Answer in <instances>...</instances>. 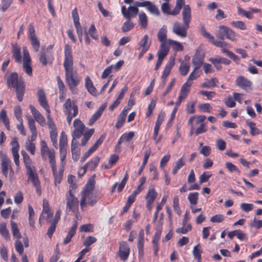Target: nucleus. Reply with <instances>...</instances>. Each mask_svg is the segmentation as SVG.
<instances>
[{
  "label": "nucleus",
  "instance_id": "nucleus-53",
  "mask_svg": "<svg viewBox=\"0 0 262 262\" xmlns=\"http://www.w3.org/2000/svg\"><path fill=\"white\" fill-rule=\"evenodd\" d=\"M88 33V34H89L91 37L96 40H98V35L97 34V30L95 28V26L94 24H92L89 30H88V32H87Z\"/></svg>",
  "mask_w": 262,
  "mask_h": 262
},
{
  "label": "nucleus",
  "instance_id": "nucleus-55",
  "mask_svg": "<svg viewBox=\"0 0 262 262\" xmlns=\"http://www.w3.org/2000/svg\"><path fill=\"white\" fill-rule=\"evenodd\" d=\"M231 25L233 27L242 30H245L247 29L245 23L242 21H232L231 22Z\"/></svg>",
  "mask_w": 262,
  "mask_h": 262
},
{
  "label": "nucleus",
  "instance_id": "nucleus-22",
  "mask_svg": "<svg viewBox=\"0 0 262 262\" xmlns=\"http://www.w3.org/2000/svg\"><path fill=\"white\" fill-rule=\"evenodd\" d=\"M75 106L78 109V107L75 101H72L70 98L67 99L63 104L64 113L65 114H72L73 112V108Z\"/></svg>",
  "mask_w": 262,
  "mask_h": 262
},
{
  "label": "nucleus",
  "instance_id": "nucleus-26",
  "mask_svg": "<svg viewBox=\"0 0 262 262\" xmlns=\"http://www.w3.org/2000/svg\"><path fill=\"white\" fill-rule=\"evenodd\" d=\"M128 175L127 174V172H126L125 174L123 179L122 180V181L120 184H118V183H116L113 185L112 189L111 190V193L113 194L114 193L117 187L118 192H121L123 190L126 184V182L128 179Z\"/></svg>",
  "mask_w": 262,
  "mask_h": 262
},
{
  "label": "nucleus",
  "instance_id": "nucleus-2",
  "mask_svg": "<svg viewBox=\"0 0 262 262\" xmlns=\"http://www.w3.org/2000/svg\"><path fill=\"white\" fill-rule=\"evenodd\" d=\"M74 129L72 133V140L78 139L82 135L83 138L81 142V145L84 146L94 133V128H86L83 123L79 119H76L73 122Z\"/></svg>",
  "mask_w": 262,
  "mask_h": 262
},
{
  "label": "nucleus",
  "instance_id": "nucleus-28",
  "mask_svg": "<svg viewBox=\"0 0 262 262\" xmlns=\"http://www.w3.org/2000/svg\"><path fill=\"white\" fill-rule=\"evenodd\" d=\"M85 87L87 91L93 96H97L98 95L97 91L93 85V83L91 78L87 76L85 79Z\"/></svg>",
  "mask_w": 262,
  "mask_h": 262
},
{
  "label": "nucleus",
  "instance_id": "nucleus-14",
  "mask_svg": "<svg viewBox=\"0 0 262 262\" xmlns=\"http://www.w3.org/2000/svg\"><path fill=\"white\" fill-rule=\"evenodd\" d=\"M100 159L99 157H95L90 161L88 162L83 166L81 167L80 168V171H83L81 176H83L86 172L87 170L94 171L98 166L100 161Z\"/></svg>",
  "mask_w": 262,
  "mask_h": 262
},
{
  "label": "nucleus",
  "instance_id": "nucleus-15",
  "mask_svg": "<svg viewBox=\"0 0 262 262\" xmlns=\"http://www.w3.org/2000/svg\"><path fill=\"white\" fill-rule=\"evenodd\" d=\"M94 187V182L93 181H89L86 184L85 189L82 193V196L80 200V206L82 209L86 206V198L89 196V193L93 189Z\"/></svg>",
  "mask_w": 262,
  "mask_h": 262
},
{
  "label": "nucleus",
  "instance_id": "nucleus-17",
  "mask_svg": "<svg viewBox=\"0 0 262 262\" xmlns=\"http://www.w3.org/2000/svg\"><path fill=\"white\" fill-rule=\"evenodd\" d=\"M137 6H129L128 10L125 6L121 7V12L123 16L127 19H130L131 17H135L139 12V9Z\"/></svg>",
  "mask_w": 262,
  "mask_h": 262
},
{
  "label": "nucleus",
  "instance_id": "nucleus-29",
  "mask_svg": "<svg viewBox=\"0 0 262 262\" xmlns=\"http://www.w3.org/2000/svg\"><path fill=\"white\" fill-rule=\"evenodd\" d=\"M167 27L165 25L163 26L159 30L157 37L161 43L167 44Z\"/></svg>",
  "mask_w": 262,
  "mask_h": 262
},
{
  "label": "nucleus",
  "instance_id": "nucleus-47",
  "mask_svg": "<svg viewBox=\"0 0 262 262\" xmlns=\"http://www.w3.org/2000/svg\"><path fill=\"white\" fill-rule=\"evenodd\" d=\"M195 119H196V124H199L200 123V124L204 123V122L206 120V117L205 116H204V115H200V116H192V117H190L189 119V120H188V124L189 125H192L193 121Z\"/></svg>",
  "mask_w": 262,
  "mask_h": 262
},
{
  "label": "nucleus",
  "instance_id": "nucleus-31",
  "mask_svg": "<svg viewBox=\"0 0 262 262\" xmlns=\"http://www.w3.org/2000/svg\"><path fill=\"white\" fill-rule=\"evenodd\" d=\"M150 45L151 41L149 40L148 35H144L138 42L139 49L148 50Z\"/></svg>",
  "mask_w": 262,
  "mask_h": 262
},
{
  "label": "nucleus",
  "instance_id": "nucleus-63",
  "mask_svg": "<svg viewBox=\"0 0 262 262\" xmlns=\"http://www.w3.org/2000/svg\"><path fill=\"white\" fill-rule=\"evenodd\" d=\"M135 133L134 132H129L127 133H125L121 135V139H123L124 141L129 142H130L134 137Z\"/></svg>",
  "mask_w": 262,
  "mask_h": 262
},
{
  "label": "nucleus",
  "instance_id": "nucleus-39",
  "mask_svg": "<svg viewBox=\"0 0 262 262\" xmlns=\"http://www.w3.org/2000/svg\"><path fill=\"white\" fill-rule=\"evenodd\" d=\"M190 63L187 60H183L179 67V72L182 76H186L189 70Z\"/></svg>",
  "mask_w": 262,
  "mask_h": 262
},
{
  "label": "nucleus",
  "instance_id": "nucleus-32",
  "mask_svg": "<svg viewBox=\"0 0 262 262\" xmlns=\"http://www.w3.org/2000/svg\"><path fill=\"white\" fill-rule=\"evenodd\" d=\"M191 86V83H189V82H186L182 85L179 96L180 99H185L186 98L188 95Z\"/></svg>",
  "mask_w": 262,
  "mask_h": 262
},
{
  "label": "nucleus",
  "instance_id": "nucleus-59",
  "mask_svg": "<svg viewBox=\"0 0 262 262\" xmlns=\"http://www.w3.org/2000/svg\"><path fill=\"white\" fill-rule=\"evenodd\" d=\"M105 138V135L104 134L102 135L90 148L95 152L98 147L103 143Z\"/></svg>",
  "mask_w": 262,
  "mask_h": 262
},
{
  "label": "nucleus",
  "instance_id": "nucleus-40",
  "mask_svg": "<svg viewBox=\"0 0 262 262\" xmlns=\"http://www.w3.org/2000/svg\"><path fill=\"white\" fill-rule=\"evenodd\" d=\"M10 224L11 232L13 236L17 239H20L21 238V235L18 229L17 224L14 222L12 220L11 221Z\"/></svg>",
  "mask_w": 262,
  "mask_h": 262
},
{
  "label": "nucleus",
  "instance_id": "nucleus-9",
  "mask_svg": "<svg viewBox=\"0 0 262 262\" xmlns=\"http://www.w3.org/2000/svg\"><path fill=\"white\" fill-rule=\"evenodd\" d=\"M40 154L43 160H46L47 157H48L50 165L56 163L55 152L54 150L49 149L45 140L40 141Z\"/></svg>",
  "mask_w": 262,
  "mask_h": 262
},
{
  "label": "nucleus",
  "instance_id": "nucleus-11",
  "mask_svg": "<svg viewBox=\"0 0 262 262\" xmlns=\"http://www.w3.org/2000/svg\"><path fill=\"white\" fill-rule=\"evenodd\" d=\"M23 69L29 76H32L31 59L26 47L23 48Z\"/></svg>",
  "mask_w": 262,
  "mask_h": 262
},
{
  "label": "nucleus",
  "instance_id": "nucleus-27",
  "mask_svg": "<svg viewBox=\"0 0 262 262\" xmlns=\"http://www.w3.org/2000/svg\"><path fill=\"white\" fill-rule=\"evenodd\" d=\"M42 207L43 209L42 213V214H46L47 221L51 220L53 215V212L51 209L49 202L46 199H43V200Z\"/></svg>",
  "mask_w": 262,
  "mask_h": 262
},
{
  "label": "nucleus",
  "instance_id": "nucleus-38",
  "mask_svg": "<svg viewBox=\"0 0 262 262\" xmlns=\"http://www.w3.org/2000/svg\"><path fill=\"white\" fill-rule=\"evenodd\" d=\"M203 62L204 57L196 53L192 58V63L194 66L195 70H199L203 64Z\"/></svg>",
  "mask_w": 262,
  "mask_h": 262
},
{
  "label": "nucleus",
  "instance_id": "nucleus-1",
  "mask_svg": "<svg viewBox=\"0 0 262 262\" xmlns=\"http://www.w3.org/2000/svg\"><path fill=\"white\" fill-rule=\"evenodd\" d=\"M74 58L72 49L69 44H66L64 47L63 67L65 70L66 82L72 94L78 92L77 86L82 78L73 72Z\"/></svg>",
  "mask_w": 262,
  "mask_h": 262
},
{
  "label": "nucleus",
  "instance_id": "nucleus-41",
  "mask_svg": "<svg viewBox=\"0 0 262 262\" xmlns=\"http://www.w3.org/2000/svg\"><path fill=\"white\" fill-rule=\"evenodd\" d=\"M167 45L172 46L173 50L176 52L182 51L184 49L181 42L172 39H169L167 40Z\"/></svg>",
  "mask_w": 262,
  "mask_h": 262
},
{
  "label": "nucleus",
  "instance_id": "nucleus-36",
  "mask_svg": "<svg viewBox=\"0 0 262 262\" xmlns=\"http://www.w3.org/2000/svg\"><path fill=\"white\" fill-rule=\"evenodd\" d=\"M59 150L68 149V139L64 132H62L59 138Z\"/></svg>",
  "mask_w": 262,
  "mask_h": 262
},
{
  "label": "nucleus",
  "instance_id": "nucleus-21",
  "mask_svg": "<svg viewBox=\"0 0 262 262\" xmlns=\"http://www.w3.org/2000/svg\"><path fill=\"white\" fill-rule=\"evenodd\" d=\"M29 107L35 120L41 126H44L46 124V120L45 117L33 105H30Z\"/></svg>",
  "mask_w": 262,
  "mask_h": 262
},
{
  "label": "nucleus",
  "instance_id": "nucleus-20",
  "mask_svg": "<svg viewBox=\"0 0 262 262\" xmlns=\"http://www.w3.org/2000/svg\"><path fill=\"white\" fill-rule=\"evenodd\" d=\"M71 149L72 159L76 162L79 159L80 155V148L79 147V142L77 140H72L71 142Z\"/></svg>",
  "mask_w": 262,
  "mask_h": 262
},
{
  "label": "nucleus",
  "instance_id": "nucleus-23",
  "mask_svg": "<svg viewBox=\"0 0 262 262\" xmlns=\"http://www.w3.org/2000/svg\"><path fill=\"white\" fill-rule=\"evenodd\" d=\"M12 53L13 57L15 59L16 62L21 63L22 58L20 51V47L17 43H11Z\"/></svg>",
  "mask_w": 262,
  "mask_h": 262
},
{
  "label": "nucleus",
  "instance_id": "nucleus-45",
  "mask_svg": "<svg viewBox=\"0 0 262 262\" xmlns=\"http://www.w3.org/2000/svg\"><path fill=\"white\" fill-rule=\"evenodd\" d=\"M187 199L190 206H195L197 204L199 199V193L197 192H190L188 194Z\"/></svg>",
  "mask_w": 262,
  "mask_h": 262
},
{
  "label": "nucleus",
  "instance_id": "nucleus-5",
  "mask_svg": "<svg viewBox=\"0 0 262 262\" xmlns=\"http://www.w3.org/2000/svg\"><path fill=\"white\" fill-rule=\"evenodd\" d=\"M27 118L28 126L31 133V136L30 139L29 138L26 142L25 147L27 150L29 151L32 155H34L36 150L35 144L34 143V141L36 139L37 137V131L34 119L30 116H27Z\"/></svg>",
  "mask_w": 262,
  "mask_h": 262
},
{
  "label": "nucleus",
  "instance_id": "nucleus-34",
  "mask_svg": "<svg viewBox=\"0 0 262 262\" xmlns=\"http://www.w3.org/2000/svg\"><path fill=\"white\" fill-rule=\"evenodd\" d=\"M174 64V58H170L169 59V61L166 64L165 68L162 72V77H167L168 76L170 73L172 68L173 67Z\"/></svg>",
  "mask_w": 262,
  "mask_h": 262
},
{
  "label": "nucleus",
  "instance_id": "nucleus-43",
  "mask_svg": "<svg viewBox=\"0 0 262 262\" xmlns=\"http://www.w3.org/2000/svg\"><path fill=\"white\" fill-rule=\"evenodd\" d=\"M217 82H218V79L215 77L210 79H207L202 83L201 86L203 88L210 89L215 87Z\"/></svg>",
  "mask_w": 262,
  "mask_h": 262
},
{
  "label": "nucleus",
  "instance_id": "nucleus-50",
  "mask_svg": "<svg viewBox=\"0 0 262 262\" xmlns=\"http://www.w3.org/2000/svg\"><path fill=\"white\" fill-rule=\"evenodd\" d=\"M185 165V161L184 159V156H182L180 158L177 162L176 165L173 167L172 171L173 174H176L178 170L182 168Z\"/></svg>",
  "mask_w": 262,
  "mask_h": 262
},
{
  "label": "nucleus",
  "instance_id": "nucleus-51",
  "mask_svg": "<svg viewBox=\"0 0 262 262\" xmlns=\"http://www.w3.org/2000/svg\"><path fill=\"white\" fill-rule=\"evenodd\" d=\"M134 27V24L132 23L130 19H127L124 23L122 26V31L123 32H127L130 31Z\"/></svg>",
  "mask_w": 262,
  "mask_h": 262
},
{
  "label": "nucleus",
  "instance_id": "nucleus-18",
  "mask_svg": "<svg viewBox=\"0 0 262 262\" xmlns=\"http://www.w3.org/2000/svg\"><path fill=\"white\" fill-rule=\"evenodd\" d=\"M11 145L12 146L11 151L13 156L14 161L15 165L17 166L19 165V156L18 154V150L19 149V145L17 141V138H14L11 142Z\"/></svg>",
  "mask_w": 262,
  "mask_h": 262
},
{
  "label": "nucleus",
  "instance_id": "nucleus-61",
  "mask_svg": "<svg viewBox=\"0 0 262 262\" xmlns=\"http://www.w3.org/2000/svg\"><path fill=\"white\" fill-rule=\"evenodd\" d=\"M240 208L243 211L248 212L253 209L254 205L252 203H242L240 205Z\"/></svg>",
  "mask_w": 262,
  "mask_h": 262
},
{
  "label": "nucleus",
  "instance_id": "nucleus-42",
  "mask_svg": "<svg viewBox=\"0 0 262 262\" xmlns=\"http://www.w3.org/2000/svg\"><path fill=\"white\" fill-rule=\"evenodd\" d=\"M0 234L6 241L10 239V233L7 229L6 223H3L0 224Z\"/></svg>",
  "mask_w": 262,
  "mask_h": 262
},
{
  "label": "nucleus",
  "instance_id": "nucleus-6",
  "mask_svg": "<svg viewBox=\"0 0 262 262\" xmlns=\"http://www.w3.org/2000/svg\"><path fill=\"white\" fill-rule=\"evenodd\" d=\"M38 100L40 105L46 110L48 120V125L50 130H56V127L53 120L50 116V108L47 100L45 92L42 89H39L37 93Z\"/></svg>",
  "mask_w": 262,
  "mask_h": 262
},
{
  "label": "nucleus",
  "instance_id": "nucleus-8",
  "mask_svg": "<svg viewBox=\"0 0 262 262\" xmlns=\"http://www.w3.org/2000/svg\"><path fill=\"white\" fill-rule=\"evenodd\" d=\"M216 36L220 39L224 40L226 38L233 42H236L238 36L234 31L224 25L219 26Z\"/></svg>",
  "mask_w": 262,
  "mask_h": 262
},
{
  "label": "nucleus",
  "instance_id": "nucleus-16",
  "mask_svg": "<svg viewBox=\"0 0 262 262\" xmlns=\"http://www.w3.org/2000/svg\"><path fill=\"white\" fill-rule=\"evenodd\" d=\"M50 166L54 177V184L55 186H56L57 184H60L61 183L64 168L62 167H59V170L57 171L56 162L50 165Z\"/></svg>",
  "mask_w": 262,
  "mask_h": 262
},
{
  "label": "nucleus",
  "instance_id": "nucleus-7",
  "mask_svg": "<svg viewBox=\"0 0 262 262\" xmlns=\"http://www.w3.org/2000/svg\"><path fill=\"white\" fill-rule=\"evenodd\" d=\"M200 31L203 37L208 39L209 41L214 46L220 48L223 53L227 55L231 51L228 50L231 47L229 43L224 41L215 40L214 36L207 31L204 26L201 27Z\"/></svg>",
  "mask_w": 262,
  "mask_h": 262
},
{
  "label": "nucleus",
  "instance_id": "nucleus-52",
  "mask_svg": "<svg viewBox=\"0 0 262 262\" xmlns=\"http://www.w3.org/2000/svg\"><path fill=\"white\" fill-rule=\"evenodd\" d=\"M173 208L174 212L179 215L181 214L182 211L179 206V199L178 196H174L173 199Z\"/></svg>",
  "mask_w": 262,
  "mask_h": 262
},
{
  "label": "nucleus",
  "instance_id": "nucleus-13",
  "mask_svg": "<svg viewBox=\"0 0 262 262\" xmlns=\"http://www.w3.org/2000/svg\"><path fill=\"white\" fill-rule=\"evenodd\" d=\"M235 82L237 86L247 92L252 90V82L244 76L237 77Z\"/></svg>",
  "mask_w": 262,
  "mask_h": 262
},
{
  "label": "nucleus",
  "instance_id": "nucleus-64",
  "mask_svg": "<svg viewBox=\"0 0 262 262\" xmlns=\"http://www.w3.org/2000/svg\"><path fill=\"white\" fill-rule=\"evenodd\" d=\"M209 61L214 65L216 70H221L222 69V63L218 57L210 58Z\"/></svg>",
  "mask_w": 262,
  "mask_h": 262
},
{
  "label": "nucleus",
  "instance_id": "nucleus-19",
  "mask_svg": "<svg viewBox=\"0 0 262 262\" xmlns=\"http://www.w3.org/2000/svg\"><path fill=\"white\" fill-rule=\"evenodd\" d=\"M129 248L126 242L120 243L118 255L121 260L123 261L126 260L129 256Z\"/></svg>",
  "mask_w": 262,
  "mask_h": 262
},
{
  "label": "nucleus",
  "instance_id": "nucleus-10",
  "mask_svg": "<svg viewBox=\"0 0 262 262\" xmlns=\"http://www.w3.org/2000/svg\"><path fill=\"white\" fill-rule=\"evenodd\" d=\"M28 176V182L31 183L36 189L37 194L40 196L41 194V188L39 177L35 169L26 171Z\"/></svg>",
  "mask_w": 262,
  "mask_h": 262
},
{
  "label": "nucleus",
  "instance_id": "nucleus-12",
  "mask_svg": "<svg viewBox=\"0 0 262 262\" xmlns=\"http://www.w3.org/2000/svg\"><path fill=\"white\" fill-rule=\"evenodd\" d=\"M67 211L77 213L79 208V201L75 195H66Z\"/></svg>",
  "mask_w": 262,
  "mask_h": 262
},
{
  "label": "nucleus",
  "instance_id": "nucleus-49",
  "mask_svg": "<svg viewBox=\"0 0 262 262\" xmlns=\"http://www.w3.org/2000/svg\"><path fill=\"white\" fill-rule=\"evenodd\" d=\"M157 104V101L155 99H152L148 104L147 111L146 113V117L149 118L153 113V111L155 110Z\"/></svg>",
  "mask_w": 262,
  "mask_h": 262
},
{
  "label": "nucleus",
  "instance_id": "nucleus-48",
  "mask_svg": "<svg viewBox=\"0 0 262 262\" xmlns=\"http://www.w3.org/2000/svg\"><path fill=\"white\" fill-rule=\"evenodd\" d=\"M139 23L141 28L145 29L147 27V17L144 12L139 14Z\"/></svg>",
  "mask_w": 262,
  "mask_h": 262
},
{
  "label": "nucleus",
  "instance_id": "nucleus-25",
  "mask_svg": "<svg viewBox=\"0 0 262 262\" xmlns=\"http://www.w3.org/2000/svg\"><path fill=\"white\" fill-rule=\"evenodd\" d=\"M11 160L7 156H3L2 158V171L3 174L7 177L8 169H10L12 170V167L10 165Z\"/></svg>",
  "mask_w": 262,
  "mask_h": 262
},
{
  "label": "nucleus",
  "instance_id": "nucleus-46",
  "mask_svg": "<svg viewBox=\"0 0 262 262\" xmlns=\"http://www.w3.org/2000/svg\"><path fill=\"white\" fill-rule=\"evenodd\" d=\"M28 211H29V223L30 226L34 229L35 228V222L34 220V217L35 216V213L33 208L31 205H28Z\"/></svg>",
  "mask_w": 262,
  "mask_h": 262
},
{
  "label": "nucleus",
  "instance_id": "nucleus-54",
  "mask_svg": "<svg viewBox=\"0 0 262 262\" xmlns=\"http://www.w3.org/2000/svg\"><path fill=\"white\" fill-rule=\"evenodd\" d=\"M31 45L32 46V47L33 48L34 51L36 52H37L39 51V48H40V41L38 39L37 36L32 37L29 38Z\"/></svg>",
  "mask_w": 262,
  "mask_h": 262
},
{
  "label": "nucleus",
  "instance_id": "nucleus-3",
  "mask_svg": "<svg viewBox=\"0 0 262 262\" xmlns=\"http://www.w3.org/2000/svg\"><path fill=\"white\" fill-rule=\"evenodd\" d=\"M183 25L179 22L174 23L172 32L174 34L181 37L187 36V29L189 28V23L191 20V9L189 5L185 6L182 11Z\"/></svg>",
  "mask_w": 262,
  "mask_h": 262
},
{
  "label": "nucleus",
  "instance_id": "nucleus-58",
  "mask_svg": "<svg viewBox=\"0 0 262 262\" xmlns=\"http://www.w3.org/2000/svg\"><path fill=\"white\" fill-rule=\"evenodd\" d=\"M23 160L26 169V171L35 169V167L32 165V160L29 156H26V158H24Z\"/></svg>",
  "mask_w": 262,
  "mask_h": 262
},
{
  "label": "nucleus",
  "instance_id": "nucleus-57",
  "mask_svg": "<svg viewBox=\"0 0 262 262\" xmlns=\"http://www.w3.org/2000/svg\"><path fill=\"white\" fill-rule=\"evenodd\" d=\"M50 136L51 138V141L53 143V145L55 148H57V132L56 130H50Z\"/></svg>",
  "mask_w": 262,
  "mask_h": 262
},
{
  "label": "nucleus",
  "instance_id": "nucleus-30",
  "mask_svg": "<svg viewBox=\"0 0 262 262\" xmlns=\"http://www.w3.org/2000/svg\"><path fill=\"white\" fill-rule=\"evenodd\" d=\"M78 226V222L77 221H75L74 224L69 231L67 235L63 241V244L66 245L69 243L71 241L72 238L75 234L76 232L77 227Z\"/></svg>",
  "mask_w": 262,
  "mask_h": 262
},
{
  "label": "nucleus",
  "instance_id": "nucleus-24",
  "mask_svg": "<svg viewBox=\"0 0 262 262\" xmlns=\"http://www.w3.org/2000/svg\"><path fill=\"white\" fill-rule=\"evenodd\" d=\"M106 107V103H105L93 114L89 121L88 125L89 126H92L100 117Z\"/></svg>",
  "mask_w": 262,
  "mask_h": 262
},
{
  "label": "nucleus",
  "instance_id": "nucleus-56",
  "mask_svg": "<svg viewBox=\"0 0 262 262\" xmlns=\"http://www.w3.org/2000/svg\"><path fill=\"white\" fill-rule=\"evenodd\" d=\"M67 150H59V157L60 160V166L59 167L64 168L66 164V159L67 157Z\"/></svg>",
  "mask_w": 262,
  "mask_h": 262
},
{
  "label": "nucleus",
  "instance_id": "nucleus-62",
  "mask_svg": "<svg viewBox=\"0 0 262 262\" xmlns=\"http://www.w3.org/2000/svg\"><path fill=\"white\" fill-rule=\"evenodd\" d=\"M14 115L18 122L22 121V111L20 106H15L14 110Z\"/></svg>",
  "mask_w": 262,
  "mask_h": 262
},
{
  "label": "nucleus",
  "instance_id": "nucleus-44",
  "mask_svg": "<svg viewBox=\"0 0 262 262\" xmlns=\"http://www.w3.org/2000/svg\"><path fill=\"white\" fill-rule=\"evenodd\" d=\"M0 120L3 122L4 124L6 126V128L9 130L10 127V123L9 120L7 117L6 111L3 109L0 112Z\"/></svg>",
  "mask_w": 262,
  "mask_h": 262
},
{
  "label": "nucleus",
  "instance_id": "nucleus-37",
  "mask_svg": "<svg viewBox=\"0 0 262 262\" xmlns=\"http://www.w3.org/2000/svg\"><path fill=\"white\" fill-rule=\"evenodd\" d=\"M158 196V193L154 188H149L146 193L145 198L147 202L154 203Z\"/></svg>",
  "mask_w": 262,
  "mask_h": 262
},
{
  "label": "nucleus",
  "instance_id": "nucleus-35",
  "mask_svg": "<svg viewBox=\"0 0 262 262\" xmlns=\"http://www.w3.org/2000/svg\"><path fill=\"white\" fill-rule=\"evenodd\" d=\"M169 49L167 44L161 43L157 55L159 58L164 59L168 54Z\"/></svg>",
  "mask_w": 262,
  "mask_h": 262
},
{
  "label": "nucleus",
  "instance_id": "nucleus-33",
  "mask_svg": "<svg viewBox=\"0 0 262 262\" xmlns=\"http://www.w3.org/2000/svg\"><path fill=\"white\" fill-rule=\"evenodd\" d=\"M161 234V233L160 232H156L152 239L153 249L154 251V255L155 256H157L158 251L159 250V242L160 239Z\"/></svg>",
  "mask_w": 262,
  "mask_h": 262
},
{
  "label": "nucleus",
  "instance_id": "nucleus-60",
  "mask_svg": "<svg viewBox=\"0 0 262 262\" xmlns=\"http://www.w3.org/2000/svg\"><path fill=\"white\" fill-rule=\"evenodd\" d=\"M164 221V214L163 213H161L160 215V218L157 221V224L156 225V232H159L160 233L162 232V226L163 224Z\"/></svg>",
  "mask_w": 262,
  "mask_h": 262
},
{
  "label": "nucleus",
  "instance_id": "nucleus-4",
  "mask_svg": "<svg viewBox=\"0 0 262 262\" xmlns=\"http://www.w3.org/2000/svg\"><path fill=\"white\" fill-rule=\"evenodd\" d=\"M7 84L8 87L15 89L17 99L19 101H22L25 92V84L23 79L21 77L18 78L16 72L12 73L7 78Z\"/></svg>",
  "mask_w": 262,
  "mask_h": 262
}]
</instances>
